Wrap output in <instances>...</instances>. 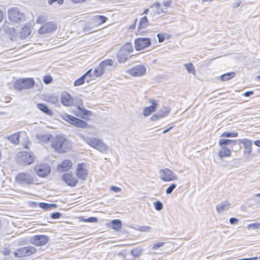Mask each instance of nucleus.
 I'll return each mask as SVG.
<instances>
[{"instance_id":"f257e3e1","label":"nucleus","mask_w":260,"mask_h":260,"mask_svg":"<svg viewBox=\"0 0 260 260\" xmlns=\"http://www.w3.org/2000/svg\"><path fill=\"white\" fill-rule=\"evenodd\" d=\"M80 137L87 144L102 153H106L109 149L108 146L98 138L85 137L83 135H80Z\"/></svg>"},{"instance_id":"f03ea898","label":"nucleus","mask_w":260,"mask_h":260,"mask_svg":"<svg viewBox=\"0 0 260 260\" xmlns=\"http://www.w3.org/2000/svg\"><path fill=\"white\" fill-rule=\"evenodd\" d=\"M80 137L87 144L102 153H106L109 149L108 146L98 138L85 137L83 135H80Z\"/></svg>"},{"instance_id":"7ed1b4c3","label":"nucleus","mask_w":260,"mask_h":260,"mask_svg":"<svg viewBox=\"0 0 260 260\" xmlns=\"http://www.w3.org/2000/svg\"><path fill=\"white\" fill-rule=\"evenodd\" d=\"M236 144L237 141L235 140L220 139L219 145L220 146V148L218 151V155L220 158L230 156L231 155V149Z\"/></svg>"},{"instance_id":"20e7f679","label":"nucleus","mask_w":260,"mask_h":260,"mask_svg":"<svg viewBox=\"0 0 260 260\" xmlns=\"http://www.w3.org/2000/svg\"><path fill=\"white\" fill-rule=\"evenodd\" d=\"M17 183L22 185H29L35 183L34 176L30 173L23 172L18 174L15 177Z\"/></svg>"},{"instance_id":"39448f33","label":"nucleus","mask_w":260,"mask_h":260,"mask_svg":"<svg viewBox=\"0 0 260 260\" xmlns=\"http://www.w3.org/2000/svg\"><path fill=\"white\" fill-rule=\"evenodd\" d=\"M52 147L57 151H65L69 146L68 142L63 136H56L52 142Z\"/></svg>"},{"instance_id":"423d86ee","label":"nucleus","mask_w":260,"mask_h":260,"mask_svg":"<svg viewBox=\"0 0 260 260\" xmlns=\"http://www.w3.org/2000/svg\"><path fill=\"white\" fill-rule=\"evenodd\" d=\"M35 84V81L32 78H24L16 81L14 84L15 89L22 90L32 88Z\"/></svg>"},{"instance_id":"0eeeda50","label":"nucleus","mask_w":260,"mask_h":260,"mask_svg":"<svg viewBox=\"0 0 260 260\" xmlns=\"http://www.w3.org/2000/svg\"><path fill=\"white\" fill-rule=\"evenodd\" d=\"M61 118L64 120L76 127L86 128L88 126V124L85 121L66 113L62 114Z\"/></svg>"},{"instance_id":"6e6552de","label":"nucleus","mask_w":260,"mask_h":260,"mask_svg":"<svg viewBox=\"0 0 260 260\" xmlns=\"http://www.w3.org/2000/svg\"><path fill=\"white\" fill-rule=\"evenodd\" d=\"M17 160L22 165H30L33 163L35 157L31 152H21L17 155Z\"/></svg>"},{"instance_id":"1a4fd4ad","label":"nucleus","mask_w":260,"mask_h":260,"mask_svg":"<svg viewBox=\"0 0 260 260\" xmlns=\"http://www.w3.org/2000/svg\"><path fill=\"white\" fill-rule=\"evenodd\" d=\"M160 178L165 182L177 180V176L171 170L169 169H160L159 171Z\"/></svg>"},{"instance_id":"9d476101","label":"nucleus","mask_w":260,"mask_h":260,"mask_svg":"<svg viewBox=\"0 0 260 260\" xmlns=\"http://www.w3.org/2000/svg\"><path fill=\"white\" fill-rule=\"evenodd\" d=\"M8 14L10 20L14 22H18L24 18L23 14L17 8L9 9Z\"/></svg>"},{"instance_id":"9b49d317","label":"nucleus","mask_w":260,"mask_h":260,"mask_svg":"<svg viewBox=\"0 0 260 260\" xmlns=\"http://www.w3.org/2000/svg\"><path fill=\"white\" fill-rule=\"evenodd\" d=\"M126 73L134 77L142 76L146 74V69L143 65L139 64L127 70Z\"/></svg>"},{"instance_id":"f8f14e48","label":"nucleus","mask_w":260,"mask_h":260,"mask_svg":"<svg viewBox=\"0 0 260 260\" xmlns=\"http://www.w3.org/2000/svg\"><path fill=\"white\" fill-rule=\"evenodd\" d=\"M36 251V249L31 246H27L17 249L14 252V255L17 257H23L29 256L34 254Z\"/></svg>"},{"instance_id":"ddd939ff","label":"nucleus","mask_w":260,"mask_h":260,"mask_svg":"<svg viewBox=\"0 0 260 260\" xmlns=\"http://www.w3.org/2000/svg\"><path fill=\"white\" fill-rule=\"evenodd\" d=\"M150 40L148 38H137L135 42V48L137 50H141L150 46Z\"/></svg>"},{"instance_id":"4468645a","label":"nucleus","mask_w":260,"mask_h":260,"mask_svg":"<svg viewBox=\"0 0 260 260\" xmlns=\"http://www.w3.org/2000/svg\"><path fill=\"white\" fill-rule=\"evenodd\" d=\"M29 241L31 244L39 246L46 244L48 241V238L45 235H36L32 237Z\"/></svg>"},{"instance_id":"2eb2a0df","label":"nucleus","mask_w":260,"mask_h":260,"mask_svg":"<svg viewBox=\"0 0 260 260\" xmlns=\"http://www.w3.org/2000/svg\"><path fill=\"white\" fill-rule=\"evenodd\" d=\"M77 177L81 180H85L87 176L88 172L85 168V164L84 163L79 164L77 165L76 172Z\"/></svg>"},{"instance_id":"dca6fc26","label":"nucleus","mask_w":260,"mask_h":260,"mask_svg":"<svg viewBox=\"0 0 260 260\" xmlns=\"http://www.w3.org/2000/svg\"><path fill=\"white\" fill-rule=\"evenodd\" d=\"M35 171L38 176L44 177L50 173L51 168L48 165H41L36 166Z\"/></svg>"},{"instance_id":"f3484780","label":"nucleus","mask_w":260,"mask_h":260,"mask_svg":"<svg viewBox=\"0 0 260 260\" xmlns=\"http://www.w3.org/2000/svg\"><path fill=\"white\" fill-rule=\"evenodd\" d=\"M56 29V24L53 22H47L43 24L39 29L40 34L49 33L54 31Z\"/></svg>"},{"instance_id":"a211bd4d","label":"nucleus","mask_w":260,"mask_h":260,"mask_svg":"<svg viewBox=\"0 0 260 260\" xmlns=\"http://www.w3.org/2000/svg\"><path fill=\"white\" fill-rule=\"evenodd\" d=\"M62 180L71 186H75L78 183V180L73 175L70 173H66L62 177Z\"/></svg>"},{"instance_id":"6ab92c4d","label":"nucleus","mask_w":260,"mask_h":260,"mask_svg":"<svg viewBox=\"0 0 260 260\" xmlns=\"http://www.w3.org/2000/svg\"><path fill=\"white\" fill-rule=\"evenodd\" d=\"M61 102L62 105L65 106H71L74 104V99L67 92H64L62 93Z\"/></svg>"},{"instance_id":"aec40b11","label":"nucleus","mask_w":260,"mask_h":260,"mask_svg":"<svg viewBox=\"0 0 260 260\" xmlns=\"http://www.w3.org/2000/svg\"><path fill=\"white\" fill-rule=\"evenodd\" d=\"M239 143H242L244 145V154L245 155H249L252 151V143L251 142L246 139L239 140Z\"/></svg>"},{"instance_id":"412c9836","label":"nucleus","mask_w":260,"mask_h":260,"mask_svg":"<svg viewBox=\"0 0 260 260\" xmlns=\"http://www.w3.org/2000/svg\"><path fill=\"white\" fill-rule=\"evenodd\" d=\"M72 162L69 159H65L58 164L57 169L59 172H64L70 170L72 166Z\"/></svg>"},{"instance_id":"4be33fe9","label":"nucleus","mask_w":260,"mask_h":260,"mask_svg":"<svg viewBox=\"0 0 260 260\" xmlns=\"http://www.w3.org/2000/svg\"><path fill=\"white\" fill-rule=\"evenodd\" d=\"M76 109L78 110L77 113H75L76 116L84 118L85 116L91 115V112L84 108L82 104L81 105H78Z\"/></svg>"},{"instance_id":"5701e85b","label":"nucleus","mask_w":260,"mask_h":260,"mask_svg":"<svg viewBox=\"0 0 260 260\" xmlns=\"http://www.w3.org/2000/svg\"><path fill=\"white\" fill-rule=\"evenodd\" d=\"M52 136L49 133H39L36 135L37 140L41 143H47L52 138Z\"/></svg>"},{"instance_id":"b1692460","label":"nucleus","mask_w":260,"mask_h":260,"mask_svg":"<svg viewBox=\"0 0 260 260\" xmlns=\"http://www.w3.org/2000/svg\"><path fill=\"white\" fill-rule=\"evenodd\" d=\"M231 205L228 201L222 202L216 206V210L218 213H223L228 211L231 208Z\"/></svg>"},{"instance_id":"393cba45","label":"nucleus","mask_w":260,"mask_h":260,"mask_svg":"<svg viewBox=\"0 0 260 260\" xmlns=\"http://www.w3.org/2000/svg\"><path fill=\"white\" fill-rule=\"evenodd\" d=\"M150 102L152 104V105L149 107H146L144 109L143 114L145 116H149L151 113L155 111L157 108V103L156 101H150Z\"/></svg>"},{"instance_id":"a878e982","label":"nucleus","mask_w":260,"mask_h":260,"mask_svg":"<svg viewBox=\"0 0 260 260\" xmlns=\"http://www.w3.org/2000/svg\"><path fill=\"white\" fill-rule=\"evenodd\" d=\"M128 55V53L120 49L117 55V60L120 63H124L126 61Z\"/></svg>"},{"instance_id":"bb28decb","label":"nucleus","mask_w":260,"mask_h":260,"mask_svg":"<svg viewBox=\"0 0 260 260\" xmlns=\"http://www.w3.org/2000/svg\"><path fill=\"white\" fill-rule=\"evenodd\" d=\"M37 107L41 111L45 113L46 114L52 116L53 114L52 111L49 109L48 107L44 104L39 103L37 104Z\"/></svg>"},{"instance_id":"cd10ccee","label":"nucleus","mask_w":260,"mask_h":260,"mask_svg":"<svg viewBox=\"0 0 260 260\" xmlns=\"http://www.w3.org/2000/svg\"><path fill=\"white\" fill-rule=\"evenodd\" d=\"M91 69L89 70L88 71L86 72V73L84 75H83L82 77L76 80L74 82V85L80 86L82 85L85 81V78L87 76H88V75L91 72Z\"/></svg>"},{"instance_id":"c85d7f7f","label":"nucleus","mask_w":260,"mask_h":260,"mask_svg":"<svg viewBox=\"0 0 260 260\" xmlns=\"http://www.w3.org/2000/svg\"><path fill=\"white\" fill-rule=\"evenodd\" d=\"M20 134L16 133L7 137V139L12 143L17 144L19 142Z\"/></svg>"},{"instance_id":"c756f323","label":"nucleus","mask_w":260,"mask_h":260,"mask_svg":"<svg viewBox=\"0 0 260 260\" xmlns=\"http://www.w3.org/2000/svg\"><path fill=\"white\" fill-rule=\"evenodd\" d=\"M30 34V29L28 26H24L22 28L20 32V37L21 39H25Z\"/></svg>"},{"instance_id":"7c9ffc66","label":"nucleus","mask_w":260,"mask_h":260,"mask_svg":"<svg viewBox=\"0 0 260 260\" xmlns=\"http://www.w3.org/2000/svg\"><path fill=\"white\" fill-rule=\"evenodd\" d=\"M111 228L116 231H118L121 229L122 223L120 220L114 219L111 222Z\"/></svg>"},{"instance_id":"2f4dec72","label":"nucleus","mask_w":260,"mask_h":260,"mask_svg":"<svg viewBox=\"0 0 260 260\" xmlns=\"http://www.w3.org/2000/svg\"><path fill=\"white\" fill-rule=\"evenodd\" d=\"M39 206L45 210H50L52 209L56 208L57 207L56 204H48L45 203H40L39 204Z\"/></svg>"},{"instance_id":"473e14b6","label":"nucleus","mask_w":260,"mask_h":260,"mask_svg":"<svg viewBox=\"0 0 260 260\" xmlns=\"http://www.w3.org/2000/svg\"><path fill=\"white\" fill-rule=\"evenodd\" d=\"M143 248L141 247H138L131 250V254L134 257L139 256L143 252Z\"/></svg>"},{"instance_id":"72a5a7b5","label":"nucleus","mask_w":260,"mask_h":260,"mask_svg":"<svg viewBox=\"0 0 260 260\" xmlns=\"http://www.w3.org/2000/svg\"><path fill=\"white\" fill-rule=\"evenodd\" d=\"M100 64H102V68L104 70V71L107 69L108 66H113V61L112 59H106L102 62H101Z\"/></svg>"},{"instance_id":"f704fd0d","label":"nucleus","mask_w":260,"mask_h":260,"mask_svg":"<svg viewBox=\"0 0 260 260\" xmlns=\"http://www.w3.org/2000/svg\"><path fill=\"white\" fill-rule=\"evenodd\" d=\"M235 76V73L234 72L228 73L221 75L220 76V79L222 81H228L234 78Z\"/></svg>"},{"instance_id":"c9c22d12","label":"nucleus","mask_w":260,"mask_h":260,"mask_svg":"<svg viewBox=\"0 0 260 260\" xmlns=\"http://www.w3.org/2000/svg\"><path fill=\"white\" fill-rule=\"evenodd\" d=\"M170 112V108L168 107H162L158 112L161 118L164 117L168 115Z\"/></svg>"},{"instance_id":"e433bc0d","label":"nucleus","mask_w":260,"mask_h":260,"mask_svg":"<svg viewBox=\"0 0 260 260\" xmlns=\"http://www.w3.org/2000/svg\"><path fill=\"white\" fill-rule=\"evenodd\" d=\"M121 49L123 51L126 52L128 54L133 51V46L131 43H127L125 44L121 48Z\"/></svg>"},{"instance_id":"4c0bfd02","label":"nucleus","mask_w":260,"mask_h":260,"mask_svg":"<svg viewBox=\"0 0 260 260\" xmlns=\"http://www.w3.org/2000/svg\"><path fill=\"white\" fill-rule=\"evenodd\" d=\"M102 64H99V67L94 69L93 73L95 77H99L103 74L104 70L102 68Z\"/></svg>"},{"instance_id":"58836bf2","label":"nucleus","mask_w":260,"mask_h":260,"mask_svg":"<svg viewBox=\"0 0 260 260\" xmlns=\"http://www.w3.org/2000/svg\"><path fill=\"white\" fill-rule=\"evenodd\" d=\"M148 20L146 16L143 17L139 23V28H145L148 26Z\"/></svg>"},{"instance_id":"ea45409f","label":"nucleus","mask_w":260,"mask_h":260,"mask_svg":"<svg viewBox=\"0 0 260 260\" xmlns=\"http://www.w3.org/2000/svg\"><path fill=\"white\" fill-rule=\"evenodd\" d=\"M94 21L98 24H102L106 21L107 18L104 16H95L93 18Z\"/></svg>"},{"instance_id":"a19ab883","label":"nucleus","mask_w":260,"mask_h":260,"mask_svg":"<svg viewBox=\"0 0 260 260\" xmlns=\"http://www.w3.org/2000/svg\"><path fill=\"white\" fill-rule=\"evenodd\" d=\"M184 67L187 70V72L189 74L195 75V70L193 65L191 63L184 64Z\"/></svg>"},{"instance_id":"79ce46f5","label":"nucleus","mask_w":260,"mask_h":260,"mask_svg":"<svg viewBox=\"0 0 260 260\" xmlns=\"http://www.w3.org/2000/svg\"><path fill=\"white\" fill-rule=\"evenodd\" d=\"M45 100L47 102L54 104L57 102L58 98L55 95H51L50 96H46Z\"/></svg>"},{"instance_id":"37998d69","label":"nucleus","mask_w":260,"mask_h":260,"mask_svg":"<svg viewBox=\"0 0 260 260\" xmlns=\"http://www.w3.org/2000/svg\"><path fill=\"white\" fill-rule=\"evenodd\" d=\"M247 229L248 230H255L257 229H260V223L259 222H254L253 223L249 224L247 226Z\"/></svg>"},{"instance_id":"c03bdc74","label":"nucleus","mask_w":260,"mask_h":260,"mask_svg":"<svg viewBox=\"0 0 260 260\" xmlns=\"http://www.w3.org/2000/svg\"><path fill=\"white\" fill-rule=\"evenodd\" d=\"M238 136L237 133H231L225 132L222 133L221 135V137H236Z\"/></svg>"},{"instance_id":"a18cd8bd","label":"nucleus","mask_w":260,"mask_h":260,"mask_svg":"<svg viewBox=\"0 0 260 260\" xmlns=\"http://www.w3.org/2000/svg\"><path fill=\"white\" fill-rule=\"evenodd\" d=\"M64 2V1L63 0H49L48 1V4L52 5H59V6H60L62 4H63Z\"/></svg>"},{"instance_id":"49530a36","label":"nucleus","mask_w":260,"mask_h":260,"mask_svg":"<svg viewBox=\"0 0 260 260\" xmlns=\"http://www.w3.org/2000/svg\"><path fill=\"white\" fill-rule=\"evenodd\" d=\"M155 209L157 211L161 210L163 208V205L160 201H156L153 203Z\"/></svg>"},{"instance_id":"de8ad7c7","label":"nucleus","mask_w":260,"mask_h":260,"mask_svg":"<svg viewBox=\"0 0 260 260\" xmlns=\"http://www.w3.org/2000/svg\"><path fill=\"white\" fill-rule=\"evenodd\" d=\"M176 187V184L174 183H172L170 185V186L167 188L166 189V192L167 194H171L173 190Z\"/></svg>"},{"instance_id":"09e8293b","label":"nucleus","mask_w":260,"mask_h":260,"mask_svg":"<svg viewBox=\"0 0 260 260\" xmlns=\"http://www.w3.org/2000/svg\"><path fill=\"white\" fill-rule=\"evenodd\" d=\"M52 81V78L51 76H45L43 78V82L46 84L50 83Z\"/></svg>"},{"instance_id":"8fccbe9b","label":"nucleus","mask_w":260,"mask_h":260,"mask_svg":"<svg viewBox=\"0 0 260 260\" xmlns=\"http://www.w3.org/2000/svg\"><path fill=\"white\" fill-rule=\"evenodd\" d=\"M153 7H155L156 8H158V9H157L156 11H157V13L158 14L165 12V10H162V9L159 8L160 4L158 3L154 4L153 5Z\"/></svg>"},{"instance_id":"3c124183","label":"nucleus","mask_w":260,"mask_h":260,"mask_svg":"<svg viewBox=\"0 0 260 260\" xmlns=\"http://www.w3.org/2000/svg\"><path fill=\"white\" fill-rule=\"evenodd\" d=\"M165 244V242H157L155 243L152 249L154 250H157L160 247L162 246Z\"/></svg>"},{"instance_id":"603ef678","label":"nucleus","mask_w":260,"mask_h":260,"mask_svg":"<svg viewBox=\"0 0 260 260\" xmlns=\"http://www.w3.org/2000/svg\"><path fill=\"white\" fill-rule=\"evenodd\" d=\"M151 228L149 226H142L138 229L141 232H149L151 230Z\"/></svg>"},{"instance_id":"864d4df0","label":"nucleus","mask_w":260,"mask_h":260,"mask_svg":"<svg viewBox=\"0 0 260 260\" xmlns=\"http://www.w3.org/2000/svg\"><path fill=\"white\" fill-rule=\"evenodd\" d=\"M46 20V17L44 15H41L39 16L38 18L37 21L38 23H44Z\"/></svg>"},{"instance_id":"5fc2aeb1","label":"nucleus","mask_w":260,"mask_h":260,"mask_svg":"<svg viewBox=\"0 0 260 260\" xmlns=\"http://www.w3.org/2000/svg\"><path fill=\"white\" fill-rule=\"evenodd\" d=\"M84 221L89 222H95L98 221V219L96 217H90L86 219H84Z\"/></svg>"},{"instance_id":"6e6d98bb","label":"nucleus","mask_w":260,"mask_h":260,"mask_svg":"<svg viewBox=\"0 0 260 260\" xmlns=\"http://www.w3.org/2000/svg\"><path fill=\"white\" fill-rule=\"evenodd\" d=\"M160 118H161V117H160V115H159V113H157V114H154L151 116V120L152 121H156Z\"/></svg>"},{"instance_id":"4d7b16f0","label":"nucleus","mask_w":260,"mask_h":260,"mask_svg":"<svg viewBox=\"0 0 260 260\" xmlns=\"http://www.w3.org/2000/svg\"><path fill=\"white\" fill-rule=\"evenodd\" d=\"M160 118H161V117H160V115H159V113H157V114H154L151 116V120L152 121H156Z\"/></svg>"},{"instance_id":"13d9d810","label":"nucleus","mask_w":260,"mask_h":260,"mask_svg":"<svg viewBox=\"0 0 260 260\" xmlns=\"http://www.w3.org/2000/svg\"><path fill=\"white\" fill-rule=\"evenodd\" d=\"M60 216H61V214L60 213H59V212L53 213L51 215V217L53 219H57V218H59Z\"/></svg>"},{"instance_id":"bf43d9fd","label":"nucleus","mask_w":260,"mask_h":260,"mask_svg":"<svg viewBox=\"0 0 260 260\" xmlns=\"http://www.w3.org/2000/svg\"><path fill=\"white\" fill-rule=\"evenodd\" d=\"M238 219L236 218L232 217L230 219V223L231 224H237L238 222Z\"/></svg>"},{"instance_id":"052dcab7","label":"nucleus","mask_w":260,"mask_h":260,"mask_svg":"<svg viewBox=\"0 0 260 260\" xmlns=\"http://www.w3.org/2000/svg\"><path fill=\"white\" fill-rule=\"evenodd\" d=\"M157 36L158 37V42L159 43H161L162 42L164 41V40H165V37L163 35H161V34H158L157 35Z\"/></svg>"},{"instance_id":"680f3d73","label":"nucleus","mask_w":260,"mask_h":260,"mask_svg":"<svg viewBox=\"0 0 260 260\" xmlns=\"http://www.w3.org/2000/svg\"><path fill=\"white\" fill-rule=\"evenodd\" d=\"M111 190L115 192H118L120 191L121 189L120 188L118 187L117 186H112L111 187Z\"/></svg>"},{"instance_id":"e2e57ef3","label":"nucleus","mask_w":260,"mask_h":260,"mask_svg":"<svg viewBox=\"0 0 260 260\" xmlns=\"http://www.w3.org/2000/svg\"><path fill=\"white\" fill-rule=\"evenodd\" d=\"M94 79L93 78H92V76H91V73H90V74L88 75V76H87L85 78V80H86V82L87 83H89V82Z\"/></svg>"},{"instance_id":"0e129e2a","label":"nucleus","mask_w":260,"mask_h":260,"mask_svg":"<svg viewBox=\"0 0 260 260\" xmlns=\"http://www.w3.org/2000/svg\"><path fill=\"white\" fill-rule=\"evenodd\" d=\"M253 94V91H247V92H245L244 95L245 96H249L251 95H252Z\"/></svg>"},{"instance_id":"69168bd1","label":"nucleus","mask_w":260,"mask_h":260,"mask_svg":"<svg viewBox=\"0 0 260 260\" xmlns=\"http://www.w3.org/2000/svg\"><path fill=\"white\" fill-rule=\"evenodd\" d=\"M73 3L77 4V3H81L85 1L86 0H71Z\"/></svg>"},{"instance_id":"338daca9","label":"nucleus","mask_w":260,"mask_h":260,"mask_svg":"<svg viewBox=\"0 0 260 260\" xmlns=\"http://www.w3.org/2000/svg\"><path fill=\"white\" fill-rule=\"evenodd\" d=\"M254 144L260 147V140H256L254 141Z\"/></svg>"},{"instance_id":"774afa93","label":"nucleus","mask_w":260,"mask_h":260,"mask_svg":"<svg viewBox=\"0 0 260 260\" xmlns=\"http://www.w3.org/2000/svg\"><path fill=\"white\" fill-rule=\"evenodd\" d=\"M170 2H166L164 3V5L166 7H169V6H170Z\"/></svg>"}]
</instances>
